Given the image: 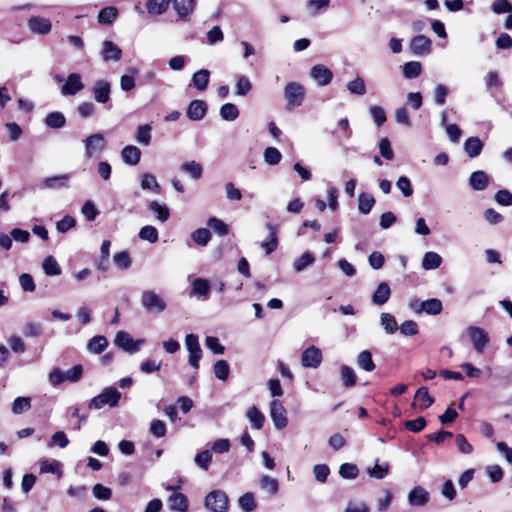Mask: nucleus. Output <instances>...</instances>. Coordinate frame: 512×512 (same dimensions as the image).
<instances>
[{
  "instance_id": "nucleus-44",
  "label": "nucleus",
  "mask_w": 512,
  "mask_h": 512,
  "mask_svg": "<svg viewBox=\"0 0 512 512\" xmlns=\"http://www.w3.org/2000/svg\"><path fill=\"white\" fill-rule=\"evenodd\" d=\"M219 114L225 121H234L239 116V109L233 103H226L221 106Z\"/></svg>"
},
{
  "instance_id": "nucleus-26",
  "label": "nucleus",
  "mask_w": 512,
  "mask_h": 512,
  "mask_svg": "<svg viewBox=\"0 0 512 512\" xmlns=\"http://www.w3.org/2000/svg\"><path fill=\"white\" fill-rule=\"evenodd\" d=\"M108 347V340L103 335H96L92 337L87 345L86 349L89 353L99 355Z\"/></svg>"
},
{
  "instance_id": "nucleus-63",
  "label": "nucleus",
  "mask_w": 512,
  "mask_h": 512,
  "mask_svg": "<svg viewBox=\"0 0 512 512\" xmlns=\"http://www.w3.org/2000/svg\"><path fill=\"white\" fill-rule=\"evenodd\" d=\"M491 10L495 14L511 13L512 4L508 0H495L491 5Z\"/></svg>"
},
{
  "instance_id": "nucleus-28",
  "label": "nucleus",
  "mask_w": 512,
  "mask_h": 512,
  "mask_svg": "<svg viewBox=\"0 0 512 512\" xmlns=\"http://www.w3.org/2000/svg\"><path fill=\"white\" fill-rule=\"evenodd\" d=\"M483 149V142L478 137H469L464 142V150L470 158L480 155Z\"/></svg>"
},
{
  "instance_id": "nucleus-62",
  "label": "nucleus",
  "mask_w": 512,
  "mask_h": 512,
  "mask_svg": "<svg viewBox=\"0 0 512 512\" xmlns=\"http://www.w3.org/2000/svg\"><path fill=\"white\" fill-rule=\"evenodd\" d=\"M455 444L458 451L462 454L468 455L473 452V446L468 442L463 434H457L455 437Z\"/></svg>"
},
{
  "instance_id": "nucleus-57",
  "label": "nucleus",
  "mask_w": 512,
  "mask_h": 512,
  "mask_svg": "<svg viewBox=\"0 0 512 512\" xmlns=\"http://www.w3.org/2000/svg\"><path fill=\"white\" fill-rule=\"evenodd\" d=\"M31 408L30 397H17L12 405V412L14 414H22Z\"/></svg>"
},
{
  "instance_id": "nucleus-20",
  "label": "nucleus",
  "mask_w": 512,
  "mask_h": 512,
  "mask_svg": "<svg viewBox=\"0 0 512 512\" xmlns=\"http://www.w3.org/2000/svg\"><path fill=\"white\" fill-rule=\"evenodd\" d=\"M169 508L177 512H187L189 508V500L183 493L174 492L168 497Z\"/></svg>"
},
{
  "instance_id": "nucleus-61",
  "label": "nucleus",
  "mask_w": 512,
  "mask_h": 512,
  "mask_svg": "<svg viewBox=\"0 0 512 512\" xmlns=\"http://www.w3.org/2000/svg\"><path fill=\"white\" fill-rule=\"evenodd\" d=\"M63 373L65 381L75 383L81 379L83 375V367L82 365L78 364L73 366L71 369H68L67 371H63Z\"/></svg>"
},
{
  "instance_id": "nucleus-53",
  "label": "nucleus",
  "mask_w": 512,
  "mask_h": 512,
  "mask_svg": "<svg viewBox=\"0 0 512 512\" xmlns=\"http://www.w3.org/2000/svg\"><path fill=\"white\" fill-rule=\"evenodd\" d=\"M260 488L270 495H275L279 489L278 481L275 478L264 475L260 479Z\"/></svg>"
},
{
  "instance_id": "nucleus-34",
  "label": "nucleus",
  "mask_w": 512,
  "mask_h": 512,
  "mask_svg": "<svg viewBox=\"0 0 512 512\" xmlns=\"http://www.w3.org/2000/svg\"><path fill=\"white\" fill-rule=\"evenodd\" d=\"M149 209L156 215L160 222H166L170 217L169 208L165 204H160L158 201H151Z\"/></svg>"
},
{
  "instance_id": "nucleus-30",
  "label": "nucleus",
  "mask_w": 512,
  "mask_h": 512,
  "mask_svg": "<svg viewBox=\"0 0 512 512\" xmlns=\"http://www.w3.org/2000/svg\"><path fill=\"white\" fill-rule=\"evenodd\" d=\"M246 416L254 429L260 430L263 427L265 417L257 407H250L246 412Z\"/></svg>"
},
{
  "instance_id": "nucleus-29",
  "label": "nucleus",
  "mask_w": 512,
  "mask_h": 512,
  "mask_svg": "<svg viewBox=\"0 0 512 512\" xmlns=\"http://www.w3.org/2000/svg\"><path fill=\"white\" fill-rule=\"evenodd\" d=\"M44 123L51 129H60L65 126L66 118L62 112L54 111L47 114L44 119Z\"/></svg>"
},
{
  "instance_id": "nucleus-24",
  "label": "nucleus",
  "mask_w": 512,
  "mask_h": 512,
  "mask_svg": "<svg viewBox=\"0 0 512 512\" xmlns=\"http://www.w3.org/2000/svg\"><path fill=\"white\" fill-rule=\"evenodd\" d=\"M171 2L179 18L186 21L194 9L195 0H171Z\"/></svg>"
},
{
  "instance_id": "nucleus-4",
  "label": "nucleus",
  "mask_w": 512,
  "mask_h": 512,
  "mask_svg": "<svg viewBox=\"0 0 512 512\" xmlns=\"http://www.w3.org/2000/svg\"><path fill=\"white\" fill-rule=\"evenodd\" d=\"M85 157L90 159L98 157L106 147V140L101 133H94L83 140Z\"/></svg>"
},
{
  "instance_id": "nucleus-32",
  "label": "nucleus",
  "mask_w": 512,
  "mask_h": 512,
  "mask_svg": "<svg viewBox=\"0 0 512 512\" xmlns=\"http://www.w3.org/2000/svg\"><path fill=\"white\" fill-rule=\"evenodd\" d=\"M180 169L194 180L200 179L203 174L202 165L196 161L185 162L181 165Z\"/></svg>"
},
{
  "instance_id": "nucleus-14",
  "label": "nucleus",
  "mask_w": 512,
  "mask_h": 512,
  "mask_svg": "<svg viewBox=\"0 0 512 512\" xmlns=\"http://www.w3.org/2000/svg\"><path fill=\"white\" fill-rule=\"evenodd\" d=\"M407 500L413 507H423L429 502L430 495L422 486H415L408 493Z\"/></svg>"
},
{
  "instance_id": "nucleus-41",
  "label": "nucleus",
  "mask_w": 512,
  "mask_h": 512,
  "mask_svg": "<svg viewBox=\"0 0 512 512\" xmlns=\"http://www.w3.org/2000/svg\"><path fill=\"white\" fill-rule=\"evenodd\" d=\"M314 261H315V258L312 255V253L305 252L299 258L294 260L293 269L297 273L302 272L307 267L311 266L314 263Z\"/></svg>"
},
{
  "instance_id": "nucleus-27",
  "label": "nucleus",
  "mask_w": 512,
  "mask_h": 512,
  "mask_svg": "<svg viewBox=\"0 0 512 512\" xmlns=\"http://www.w3.org/2000/svg\"><path fill=\"white\" fill-rule=\"evenodd\" d=\"M210 79V71L201 69L192 75L191 81L193 86L199 90L204 91L207 89Z\"/></svg>"
},
{
  "instance_id": "nucleus-3",
  "label": "nucleus",
  "mask_w": 512,
  "mask_h": 512,
  "mask_svg": "<svg viewBox=\"0 0 512 512\" xmlns=\"http://www.w3.org/2000/svg\"><path fill=\"white\" fill-rule=\"evenodd\" d=\"M142 307L152 314L162 313L167 304L164 299L153 290H144L140 297Z\"/></svg>"
},
{
  "instance_id": "nucleus-33",
  "label": "nucleus",
  "mask_w": 512,
  "mask_h": 512,
  "mask_svg": "<svg viewBox=\"0 0 512 512\" xmlns=\"http://www.w3.org/2000/svg\"><path fill=\"white\" fill-rule=\"evenodd\" d=\"M442 257L436 252H426L422 259V267L425 270H434L440 267Z\"/></svg>"
},
{
  "instance_id": "nucleus-37",
  "label": "nucleus",
  "mask_w": 512,
  "mask_h": 512,
  "mask_svg": "<svg viewBox=\"0 0 512 512\" xmlns=\"http://www.w3.org/2000/svg\"><path fill=\"white\" fill-rule=\"evenodd\" d=\"M442 309V302L437 298H431L421 303V310L429 315H438Z\"/></svg>"
},
{
  "instance_id": "nucleus-38",
  "label": "nucleus",
  "mask_w": 512,
  "mask_h": 512,
  "mask_svg": "<svg viewBox=\"0 0 512 512\" xmlns=\"http://www.w3.org/2000/svg\"><path fill=\"white\" fill-rule=\"evenodd\" d=\"M340 378L342 381V385L346 388L353 387L356 384V374L354 370L347 366L342 365L340 368Z\"/></svg>"
},
{
  "instance_id": "nucleus-12",
  "label": "nucleus",
  "mask_w": 512,
  "mask_h": 512,
  "mask_svg": "<svg viewBox=\"0 0 512 512\" xmlns=\"http://www.w3.org/2000/svg\"><path fill=\"white\" fill-rule=\"evenodd\" d=\"M94 100L99 104L110 101L111 83L104 79L96 80L92 86Z\"/></svg>"
},
{
  "instance_id": "nucleus-64",
  "label": "nucleus",
  "mask_w": 512,
  "mask_h": 512,
  "mask_svg": "<svg viewBox=\"0 0 512 512\" xmlns=\"http://www.w3.org/2000/svg\"><path fill=\"white\" fill-rule=\"evenodd\" d=\"M494 200L502 206L512 205V193L507 189H501L496 192Z\"/></svg>"
},
{
  "instance_id": "nucleus-13",
  "label": "nucleus",
  "mask_w": 512,
  "mask_h": 512,
  "mask_svg": "<svg viewBox=\"0 0 512 512\" xmlns=\"http://www.w3.org/2000/svg\"><path fill=\"white\" fill-rule=\"evenodd\" d=\"M27 26L32 33L39 35H46L52 29L51 21L47 18L40 16L30 17L28 19Z\"/></svg>"
},
{
  "instance_id": "nucleus-8",
  "label": "nucleus",
  "mask_w": 512,
  "mask_h": 512,
  "mask_svg": "<svg viewBox=\"0 0 512 512\" xmlns=\"http://www.w3.org/2000/svg\"><path fill=\"white\" fill-rule=\"evenodd\" d=\"M270 417L276 429L281 430L287 426V411L280 400L274 399L271 401Z\"/></svg>"
},
{
  "instance_id": "nucleus-36",
  "label": "nucleus",
  "mask_w": 512,
  "mask_h": 512,
  "mask_svg": "<svg viewBox=\"0 0 512 512\" xmlns=\"http://www.w3.org/2000/svg\"><path fill=\"white\" fill-rule=\"evenodd\" d=\"M357 365L360 369L367 372H371L375 369V364L370 351L364 350L358 354Z\"/></svg>"
},
{
  "instance_id": "nucleus-50",
  "label": "nucleus",
  "mask_w": 512,
  "mask_h": 512,
  "mask_svg": "<svg viewBox=\"0 0 512 512\" xmlns=\"http://www.w3.org/2000/svg\"><path fill=\"white\" fill-rule=\"evenodd\" d=\"M129 72H131V74H124L120 78V87L125 92L131 91L136 85L135 75L137 74V70L130 68Z\"/></svg>"
},
{
  "instance_id": "nucleus-5",
  "label": "nucleus",
  "mask_w": 512,
  "mask_h": 512,
  "mask_svg": "<svg viewBox=\"0 0 512 512\" xmlns=\"http://www.w3.org/2000/svg\"><path fill=\"white\" fill-rule=\"evenodd\" d=\"M305 95L304 87L298 82H289L285 86L284 96L287 101V109L300 106Z\"/></svg>"
},
{
  "instance_id": "nucleus-55",
  "label": "nucleus",
  "mask_w": 512,
  "mask_h": 512,
  "mask_svg": "<svg viewBox=\"0 0 512 512\" xmlns=\"http://www.w3.org/2000/svg\"><path fill=\"white\" fill-rule=\"evenodd\" d=\"M252 89V84L247 76H239L235 85V94L246 96Z\"/></svg>"
},
{
  "instance_id": "nucleus-60",
  "label": "nucleus",
  "mask_w": 512,
  "mask_h": 512,
  "mask_svg": "<svg viewBox=\"0 0 512 512\" xmlns=\"http://www.w3.org/2000/svg\"><path fill=\"white\" fill-rule=\"evenodd\" d=\"M359 474L357 465L344 463L339 468V475L344 479H355Z\"/></svg>"
},
{
  "instance_id": "nucleus-51",
  "label": "nucleus",
  "mask_w": 512,
  "mask_h": 512,
  "mask_svg": "<svg viewBox=\"0 0 512 512\" xmlns=\"http://www.w3.org/2000/svg\"><path fill=\"white\" fill-rule=\"evenodd\" d=\"M346 87L351 94L362 96L366 93L365 81L359 76L352 81H349Z\"/></svg>"
},
{
  "instance_id": "nucleus-58",
  "label": "nucleus",
  "mask_w": 512,
  "mask_h": 512,
  "mask_svg": "<svg viewBox=\"0 0 512 512\" xmlns=\"http://www.w3.org/2000/svg\"><path fill=\"white\" fill-rule=\"evenodd\" d=\"M194 461L199 468L203 469L204 471H207L212 461L211 451L204 450L200 453H197L194 458Z\"/></svg>"
},
{
  "instance_id": "nucleus-7",
  "label": "nucleus",
  "mask_w": 512,
  "mask_h": 512,
  "mask_svg": "<svg viewBox=\"0 0 512 512\" xmlns=\"http://www.w3.org/2000/svg\"><path fill=\"white\" fill-rule=\"evenodd\" d=\"M114 343L117 347L130 354L137 353L141 345L144 343L143 339L133 340L131 335L126 331L117 332Z\"/></svg>"
},
{
  "instance_id": "nucleus-40",
  "label": "nucleus",
  "mask_w": 512,
  "mask_h": 512,
  "mask_svg": "<svg viewBox=\"0 0 512 512\" xmlns=\"http://www.w3.org/2000/svg\"><path fill=\"white\" fill-rule=\"evenodd\" d=\"M151 131L152 127L150 124L138 126L135 137L136 141L143 146H148L152 138Z\"/></svg>"
},
{
  "instance_id": "nucleus-31",
  "label": "nucleus",
  "mask_w": 512,
  "mask_h": 512,
  "mask_svg": "<svg viewBox=\"0 0 512 512\" xmlns=\"http://www.w3.org/2000/svg\"><path fill=\"white\" fill-rule=\"evenodd\" d=\"M171 0H147L146 8L149 14L161 15L167 11Z\"/></svg>"
},
{
  "instance_id": "nucleus-1",
  "label": "nucleus",
  "mask_w": 512,
  "mask_h": 512,
  "mask_svg": "<svg viewBox=\"0 0 512 512\" xmlns=\"http://www.w3.org/2000/svg\"><path fill=\"white\" fill-rule=\"evenodd\" d=\"M121 399V392L114 386L105 387L100 394L93 397L89 403L90 410H99L104 406L116 407Z\"/></svg>"
},
{
  "instance_id": "nucleus-25",
  "label": "nucleus",
  "mask_w": 512,
  "mask_h": 512,
  "mask_svg": "<svg viewBox=\"0 0 512 512\" xmlns=\"http://www.w3.org/2000/svg\"><path fill=\"white\" fill-rule=\"evenodd\" d=\"M390 295L391 289L389 285L386 282H381L372 294V302L375 305L382 306L389 300Z\"/></svg>"
},
{
  "instance_id": "nucleus-56",
  "label": "nucleus",
  "mask_w": 512,
  "mask_h": 512,
  "mask_svg": "<svg viewBox=\"0 0 512 512\" xmlns=\"http://www.w3.org/2000/svg\"><path fill=\"white\" fill-rule=\"evenodd\" d=\"M113 262L122 270H127L132 265V259L127 251H121L114 254Z\"/></svg>"
},
{
  "instance_id": "nucleus-35",
  "label": "nucleus",
  "mask_w": 512,
  "mask_h": 512,
  "mask_svg": "<svg viewBox=\"0 0 512 512\" xmlns=\"http://www.w3.org/2000/svg\"><path fill=\"white\" fill-rule=\"evenodd\" d=\"M414 398L422 410L429 408L434 402V398L429 394L426 387H420L416 391Z\"/></svg>"
},
{
  "instance_id": "nucleus-49",
  "label": "nucleus",
  "mask_w": 512,
  "mask_h": 512,
  "mask_svg": "<svg viewBox=\"0 0 512 512\" xmlns=\"http://www.w3.org/2000/svg\"><path fill=\"white\" fill-rule=\"evenodd\" d=\"M118 11L115 7L109 6L100 10L98 21L101 24H111L117 18Z\"/></svg>"
},
{
  "instance_id": "nucleus-45",
  "label": "nucleus",
  "mask_w": 512,
  "mask_h": 512,
  "mask_svg": "<svg viewBox=\"0 0 512 512\" xmlns=\"http://www.w3.org/2000/svg\"><path fill=\"white\" fill-rule=\"evenodd\" d=\"M380 324L387 334H394L398 330L396 319L390 313H382L380 316Z\"/></svg>"
},
{
  "instance_id": "nucleus-54",
  "label": "nucleus",
  "mask_w": 512,
  "mask_h": 512,
  "mask_svg": "<svg viewBox=\"0 0 512 512\" xmlns=\"http://www.w3.org/2000/svg\"><path fill=\"white\" fill-rule=\"evenodd\" d=\"M215 377L221 381L227 380L230 372L229 364L226 360H218L213 366Z\"/></svg>"
},
{
  "instance_id": "nucleus-6",
  "label": "nucleus",
  "mask_w": 512,
  "mask_h": 512,
  "mask_svg": "<svg viewBox=\"0 0 512 512\" xmlns=\"http://www.w3.org/2000/svg\"><path fill=\"white\" fill-rule=\"evenodd\" d=\"M185 346L189 352L188 362L194 369L199 368V361L202 358V349L199 344V338L196 334H187L185 337Z\"/></svg>"
},
{
  "instance_id": "nucleus-42",
  "label": "nucleus",
  "mask_w": 512,
  "mask_h": 512,
  "mask_svg": "<svg viewBox=\"0 0 512 512\" xmlns=\"http://www.w3.org/2000/svg\"><path fill=\"white\" fill-rule=\"evenodd\" d=\"M191 239L199 246H207L211 240V232L207 228H198L191 233Z\"/></svg>"
},
{
  "instance_id": "nucleus-22",
  "label": "nucleus",
  "mask_w": 512,
  "mask_h": 512,
  "mask_svg": "<svg viewBox=\"0 0 512 512\" xmlns=\"http://www.w3.org/2000/svg\"><path fill=\"white\" fill-rule=\"evenodd\" d=\"M121 159L127 165H137L141 159V150L134 145H127L121 150Z\"/></svg>"
},
{
  "instance_id": "nucleus-16",
  "label": "nucleus",
  "mask_w": 512,
  "mask_h": 512,
  "mask_svg": "<svg viewBox=\"0 0 512 512\" xmlns=\"http://www.w3.org/2000/svg\"><path fill=\"white\" fill-rule=\"evenodd\" d=\"M211 290L210 283L207 279L196 278L192 282L190 297H197L198 299L207 300Z\"/></svg>"
},
{
  "instance_id": "nucleus-18",
  "label": "nucleus",
  "mask_w": 512,
  "mask_h": 512,
  "mask_svg": "<svg viewBox=\"0 0 512 512\" xmlns=\"http://www.w3.org/2000/svg\"><path fill=\"white\" fill-rule=\"evenodd\" d=\"M101 56L103 61H119L122 57L121 49L112 41L105 40L102 44Z\"/></svg>"
},
{
  "instance_id": "nucleus-23",
  "label": "nucleus",
  "mask_w": 512,
  "mask_h": 512,
  "mask_svg": "<svg viewBox=\"0 0 512 512\" xmlns=\"http://www.w3.org/2000/svg\"><path fill=\"white\" fill-rule=\"evenodd\" d=\"M266 228L269 230V235L261 242L260 246L265 250L266 254L269 255L277 249L278 239L275 225L267 223Z\"/></svg>"
},
{
  "instance_id": "nucleus-19",
  "label": "nucleus",
  "mask_w": 512,
  "mask_h": 512,
  "mask_svg": "<svg viewBox=\"0 0 512 512\" xmlns=\"http://www.w3.org/2000/svg\"><path fill=\"white\" fill-rule=\"evenodd\" d=\"M490 177L483 170H477L471 173L469 177V186L475 191H483L489 185Z\"/></svg>"
},
{
  "instance_id": "nucleus-43",
  "label": "nucleus",
  "mask_w": 512,
  "mask_h": 512,
  "mask_svg": "<svg viewBox=\"0 0 512 512\" xmlns=\"http://www.w3.org/2000/svg\"><path fill=\"white\" fill-rule=\"evenodd\" d=\"M42 268L47 276H58L61 274V267L53 256H48L44 259Z\"/></svg>"
},
{
  "instance_id": "nucleus-2",
  "label": "nucleus",
  "mask_w": 512,
  "mask_h": 512,
  "mask_svg": "<svg viewBox=\"0 0 512 512\" xmlns=\"http://www.w3.org/2000/svg\"><path fill=\"white\" fill-rule=\"evenodd\" d=\"M204 507L210 512H228V494L221 489L210 491L204 498Z\"/></svg>"
},
{
  "instance_id": "nucleus-46",
  "label": "nucleus",
  "mask_w": 512,
  "mask_h": 512,
  "mask_svg": "<svg viewBox=\"0 0 512 512\" xmlns=\"http://www.w3.org/2000/svg\"><path fill=\"white\" fill-rule=\"evenodd\" d=\"M238 505L244 512L254 511L257 507L254 494L252 492L244 493L242 496L239 497Z\"/></svg>"
},
{
  "instance_id": "nucleus-11",
  "label": "nucleus",
  "mask_w": 512,
  "mask_h": 512,
  "mask_svg": "<svg viewBox=\"0 0 512 512\" xmlns=\"http://www.w3.org/2000/svg\"><path fill=\"white\" fill-rule=\"evenodd\" d=\"M84 89V83L79 73H70L60 92L63 96H73Z\"/></svg>"
},
{
  "instance_id": "nucleus-52",
  "label": "nucleus",
  "mask_w": 512,
  "mask_h": 512,
  "mask_svg": "<svg viewBox=\"0 0 512 512\" xmlns=\"http://www.w3.org/2000/svg\"><path fill=\"white\" fill-rule=\"evenodd\" d=\"M207 225L219 236H225L229 233L228 225L219 218L210 217L207 221Z\"/></svg>"
},
{
  "instance_id": "nucleus-39",
  "label": "nucleus",
  "mask_w": 512,
  "mask_h": 512,
  "mask_svg": "<svg viewBox=\"0 0 512 512\" xmlns=\"http://www.w3.org/2000/svg\"><path fill=\"white\" fill-rule=\"evenodd\" d=\"M375 205V199L371 194L361 193L358 196V210L362 214H369Z\"/></svg>"
},
{
  "instance_id": "nucleus-59",
  "label": "nucleus",
  "mask_w": 512,
  "mask_h": 512,
  "mask_svg": "<svg viewBox=\"0 0 512 512\" xmlns=\"http://www.w3.org/2000/svg\"><path fill=\"white\" fill-rule=\"evenodd\" d=\"M282 159L281 152L275 147H268L264 150V161L268 165H277Z\"/></svg>"
},
{
  "instance_id": "nucleus-47",
  "label": "nucleus",
  "mask_w": 512,
  "mask_h": 512,
  "mask_svg": "<svg viewBox=\"0 0 512 512\" xmlns=\"http://www.w3.org/2000/svg\"><path fill=\"white\" fill-rule=\"evenodd\" d=\"M138 236L141 240H145L150 243H156L159 238V233L154 226L146 225L140 229Z\"/></svg>"
},
{
  "instance_id": "nucleus-48",
  "label": "nucleus",
  "mask_w": 512,
  "mask_h": 512,
  "mask_svg": "<svg viewBox=\"0 0 512 512\" xmlns=\"http://www.w3.org/2000/svg\"><path fill=\"white\" fill-rule=\"evenodd\" d=\"M421 63L417 61H410L403 65V75L407 79L417 78L421 74Z\"/></svg>"
},
{
  "instance_id": "nucleus-10",
  "label": "nucleus",
  "mask_w": 512,
  "mask_h": 512,
  "mask_svg": "<svg viewBox=\"0 0 512 512\" xmlns=\"http://www.w3.org/2000/svg\"><path fill=\"white\" fill-rule=\"evenodd\" d=\"M322 360V351L315 346L306 348L301 355V365L304 368L316 369L320 366Z\"/></svg>"
},
{
  "instance_id": "nucleus-17",
  "label": "nucleus",
  "mask_w": 512,
  "mask_h": 512,
  "mask_svg": "<svg viewBox=\"0 0 512 512\" xmlns=\"http://www.w3.org/2000/svg\"><path fill=\"white\" fill-rule=\"evenodd\" d=\"M207 103L203 100H193L190 102L186 116L192 121H200L202 120L207 113Z\"/></svg>"
},
{
  "instance_id": "nucleus-9",
  "label": "nucleus",
  "mask_w": 512,
  "mask_h": 512,
  "mask_svg": "<svg viewBox=\"0 0 512 512\" xmlns=\"http://www.w3.org/2000/svg\"><path fill=\"white\" fill-rule=\"evenodd\" d=\"M468 336L473 344V348L477 353H483L487 344L489 343V336L487 332L480 327L470 326L467 329Z\"/></svg>"
},
{
  "instance_id": "nucleus-21",
  "label": "nucleus",
  "mask_w": 512,
  "mask_h": 512,
  "mask_svg": "<svg viewBox=\"0 0 512 512\" xmlns=\"http://www.w3.org/2000/svg\"><path fill=\"white\" fill-rule=\"evenodd\" d=\"M410 48L415 55L428 54L431 49V40L424 35H417L412 38Z\"/></svg>"
},
{
  "instance_id": "nucleus-15",
  "label": "nucleus",
  "mask_w": 512,
  "mask_h": 512,
  "mask_svg": "<svg viewBox=\"0 0 512 512\" xmlns=\"http://www.w3.org/2000/svg\"><path fill=\"white\" fill-rule=\"evenodd\" d=\"M310 76L319 86H326L332 81L333 73L325 65L317 64L311 68Z\"/></svg>"
}]
</instances>
